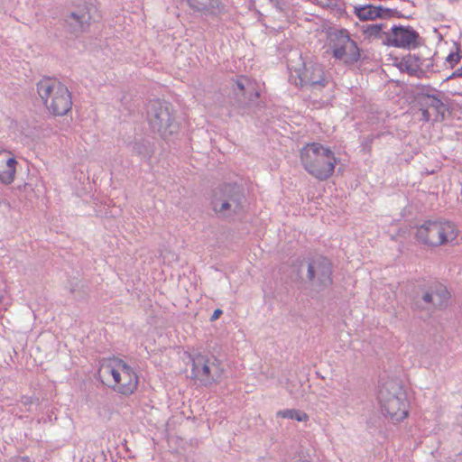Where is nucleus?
Wrapping results in <instances>:
<instances>
[{"label": "nucleus", "mask_w": 462, "mask_h": 462, "mask_svg": "<svg viewBox=\"0 0 462 462\" xmlns=\"http://www.w3.org/2000/svg\"><path fill=\"white\" fill-rule=\"evenodd\" d=\"M308 279L318 290H323L332 284V266L324 256H317L308 263Z\"/></svg>", "instance_id": "obj_10"}, {"label": "nucleus", "mask_w": 462, "mask_h": 462, "mask_svg": "<svg viewBox=\"0 0 462 462\" xmlns=\"http://www.w3.org/2000/svg\"><path fill=\"white\" fill-rule=\"evenodd\" d=\"M37 92L48 111L53 116L66 115L72 106L68 88L52 78H44L37 83Z\"/></svg>", "instance_id": "obj_2"}, {"label": "nucleus", "mask_w": 462, "mask_h": 462, "mask_svg": "<svg viewBox=\"0 0 462 462\" xmlns=\"http://www.w3.org/2000/svg\"><path fill=\"white\" fill-rule=\"evenodd\" d=\"M215 357L209 358L198 354L192 358L191 374L202 385L208 386L217 382L220 377V369Z\"/></svg>", "instance_id": "obj_9"}, {"label": "nucleus", "mask_w": 462, "mask_h": 462, "mask_svg": "<svg viewBox=\"0 0 462 462\" xmlns=\"http://www.w3.org/2000/svg\"><path fill=\"white\" fill-rule=\"evenodd\" d=\"M392 13L393 10L384 8L382 5L374 6L372 5H364L355 6L356 15L363 21L390 17Z\"/></svg>", "instance_id": "obj_16"}, {"label": "nucleus", "mask_w": 462, "mask_h": 462, "mask_svg": "<svg viewBox=\"0 0 462 462\" xmlns=\"http://www.w3.org/2000/svg\"><path fill=\"white\" fill-rule=\"evenodd\" d=\"M90 20V8L88 5H82L71 12L65 19V22L70 32L78 35L88 29Z\"/></svg>", "instance_id": "obj_14"}, {"label": "nucleus", "mask_w": 462, "mask_h": 462, "mask_svg": "<svg viewBox=\"0 0 462 462\" xmlns=\"http://www.w3.org/2000/svg\"><path fill=\"white\" fill-rule=\"evenodd\" d=\"M433 294V307L442 309L448 305L450 298V293L446 286L441 283H434L431 285Z\"/></svg>", "instance_id": "obj_19"}, {"label": "nucleus", "mask_w": 462, "mask_h": 462, "mask_svg": "<svg viewBox=\"0 0 462 462\" xmlns=\"http://www.w3.org/2000/svg\"><path fill=\"white\" fill-rule=\"evenodd\" d=\"M457 236V229L454 223L443 218L424 221L415 233L419 243L433 247L451 243Z\"/></svg>", "instance_id": "obj_3"}, {"label": "nucleus", "mask_w": 462, "mask_h": 462, "mask_svg": "<svg viewBox=\"0 0 462 462\" xmlns=\"http://www.w3.org/2000/svg\"><path fill=\"white\" fill-rule=\"evenodd\" d=\"M237 106L245 107L254 103L259 97L256 82L245 76L237 77L232 84Z\"/></svg>", "instance_id": "obj_11"}, {"label": "nucleus", "mask_w": 462, "mask_h": 462, "mask_svg": "<svg viewBox=\"0 0 462 462\" xmlns=\"http://www.w3.org/2000/svg\"><path fill=\"white\" fill-rule=\"evenodd\" d=\"M104 374L113 377L116 390L124 394H132L137 388L138 376L134 370L122 359H115L103 367Z\"/></svg>", "instance_id": "obj_8"}, {"label": "nucleus", "mask_w": 462, "mask_h": 462, "mask_svg": "<svg viewBox=\"0 0 462 462\" xmlns=\"http://www.w3.org/2000/svg\"><path fill=\"white\" fill-rule=\"evenodd\" d=\"M300 159L304 170L319 180L332 176L337 160L334 152L319 143H310L301 148Z\"/></svg>", "instance_id": "obj_1"}, {"label": "nucleus", "mask_w": 462, "mask_h": 462, "mask_svg": "<svg viewBox=\"0 0 462 462\" xmlns=\"http://www.w3.org/2000/svg\"><path fill=\"white\" fill-rule=\"evenodd\" d=\"M277 417L295 420L297 421H307L309 420V416L305 412L296 409H286L279 411L277 412Z\"/></svg>", "instance_id": "obj_21"}, {"label": "nucleus", "mask_w": 462, "mask_h": 462, "mask_svg": "<svg viewBox=\"0 0 462 462\" xmlns=\"http://www.w3.org/2000/svg\"><path fill=\"white\" fill-rule=\"evenodd\" d=\"M2 301V297L0 296V302Z\"/></svg>", "instance_id": "obj_32"}, {"label": "nucleus", "mask_w": 462, "mask_h": 462, "mask_svg": "<svg viewBox=\"0 0 462 462\" xmlns=\"http://www.w3.org/2000/svg\"><path fill=\"white\" fill-rule=\"evenodd\" d=\"M446 60L451 65V67H454V65L459 62L460 55L457 52H451L447 57Z\"/></svg>", "instance_id": "obj_24"}, {"label": "nucleus", "mask_w": 462, "mask_h": 462, "mask_svg": "<svg viewBox=\"0 0 462 462\" xmlns=\"http://www.w3.org/2000/svg\"><path fill=\"white\" fill-rule=\"evenodd\" d=\"M378 400L383 414L393 422H400L408 416L406 393L396 383L388 382L383 384L379 389Z\"/></svg>", "instance_id": "obj_5"}, {"label": "nucleus", "mask_w": 462, "mask_h": 462, "mask_svg": "<svg viewBox=\"0 0 462 462\" xmlns=\"http://www.w3.org/2000/svg\"><path fill=\"white\" fill-rule=\"evenodd\" d=\"M244 199L243 189L239 185L225 183L213 189L211 207L218 216L229 217L242 211Z\"/></svg>", "instance_id": "obj_4"}, {"label": "nucleus", "mask_w": 462, "mask_h": 462, "mask_svg": "<svg viewBox=\"0 0 462 462\" xmlns=\"http://www.w3.org/2000/svg\"><path fill=\"white\" fill-rule=\"evenodd\" d=\"M222 310L220 309H217L214 310L212 316L210 317L211 321L217 320L222 314Z\"/></svg>", "instance_id": "obj_27"}, {"label": "nucleus", "mask_w": 462, "mask_h": 462, "mask_svg": "<svg viewBox=\"0 0 462 462\" xmlns=\"http://www.w3.org/2000/svg\"><path fill=\"white\" fill-rule=\"evenodd\" d=\"M419 105L434 115V120H439V117L444 116V104L443 102L433 95H421L419 97Z\"/></svg>", "instance_id": "obj_18"}, {"label": "nucleus", "mask_w": 462, "mask_h": 462, "mask_svg": "<svg viewBox=\"0 0 462 462\" xmlns=\"http://www.w3.org/2000/svg\"><path fill=\"white\" fill-rule=\"evenodd\" d=\"M330 48L333 57L346 66L354 65L360 60L357 43L346 29L336 30L330 34Z\"/></svg>", "instance_id": "obj_7"}, {"label": "nucleus", "mask_w": 462, "mask_h": 462, "mask_svg": "<svg viewBox=\"0 0 462 462\" xmlns=\"http://www.w3.org/2000/svg\"><path fill=\"white\" fill-rule=\"evenodd\" d=\"M70 292H74L76 291V286L71 285L69 288Z\"/></svg>", "instance_id": "obj_31"}, {"label": "nucleus", "mask_w": 462, "mask_h": 462, "mask_svg": "<svg viewBox=\"0 0 462 462\" xmlns=\"http://www.w3.org/2000/svg\"><path fill=\"white\" fill-rule=\"evenodd\" d=\"M391 31V33H384L385 38L383 40L387 45L402 49L415 48L417 46L416 42L419 38V33L413 28L393 25Z\"/></svg>", "instance_id": "obj_12"}, {"label": "nucleus", "mask_w": 462, "mask_h": 462, "mask_svg": "<svg viewBox=\"0 0 462 462\" xmlns=\"http://www.w3.org/2000/svg\"><path fill=\"white\" fill-rule=\"evenodd\" d=\"M16 160L6 151H0V181L10 184L14 180Z\"/></svg>", "instance_id": "obj_15"}, {"label": "nucleus", "mask_w": 462, "mask_h": 462, "mask_svg": "<svg viewBox=\"0 0 462 462\" xmlns=\"http://www.w3.org/2000/svg\"><path fill=\"white\" fill-rule=\"evenodd\" d=\"M374 138H375V136L373 134L367 135L366 137L364 138V140L362 142L363 151L370 152L371 146H372V143H373Z\"/></svg>", "instance_id": "obj_23"}, {"label": "nucleus", "mask_w": 462, "mask_h": 462, "mask_svg": "<svg viewBox=\"0 0 462 462\" xmlns=\"http://www.w3.org/2000/svg\"><path fill=\"white\" fill-rule=\"evenodd\" d=\"M189 7L205 14L217 15L224 10L219 0H187Z\"/></svg>", "instance_id": "obj_17"}, {"label": "nucleus", "mask_w": 462, "mask_h": 462, "mask_svg": "<svg viewBox=\"0 0 462 462\" xmlns=\"http://www.w3.org/2000/svg\"><path fill=\"white\" fill-rule=\"evenodd\" d=\"M335 401L336 402H342L345 406H348V403L346 402V393L338 396V398H336Z\"/></svg>", "instance_id": "obj_28"}, {"label": "nucleus", "mask_w": 462, "mask_h": 462, "mask_svg": "<svg viewBox=\"0 0 462 462\" xmlns=\"http://www.w3.org/2000/svg\"><path fill=\"white\" fill-rule=\"evenodd\" d=\"M12 462H31L28 457H19L17 459L13 460Z\"/></svg>", "instance_id": "obj_30"}, {"label": "nucleus", "mask_w": 462, "mask_h": 462, "mask_svg": "<svg viewBox=\"0 0 462 462\" xmlns=\"http://www.w3.org/2000/svg\"><path fill=\"white\" fill-rule=\"evenodd\" d=\"M383 31V23L369 24L364 30L368 37L381 38Z\"/></svg>", "instance_id": "obj_22"}, {"label": "nucleus", "mask_w": 462, "mask_h": 462, "mask_svg": "<svg viewBox=\"0 0 462 462\" xmlns=\"http://www.w3.org/2000/svg\"><path fill=\"white\" fill-rule=\"evenodd\" d=\"M422 300L426 304H431L433 306V294H432V291H431V286L426 292L423 293Z\"/></svg>", "instance_id": "obj_26"}, {"label": "nucleus", "mask_w": 462, "mask_h": 462, "mask_svg": "<svg viewBox=\"0 0 462 462\" xmlns=\"http://www.w3.org/2000/svg\"><path fill=\"white\" fill-rule=\"evenodd\" d=\"M453 77L462 78V66L453 72V74L450 76V78H453Z\"/></svg>", "instance_id": "obj_29"}, {"label": "nucleus", "mask_w": 462, "mask_h": 462, "mask_svg": "<svg viewBox=\"0 0 462 462\" xmlns=\"http://www.w3.org/2000/svg\"><path fill=\"white\" fill-rule=\"evenodd\" d=\"M131 149L133 152L143 159H149L153 152L150 142L144 139H141L131 143Z\"/></svg>", "instance_id": "obj_20"}, {"label": "nucleus", "mask_w": 462, "mask_h": 462, "mask_svg": "<svg viewBox=\"0 0 462 462\" xmlns=\"http://www.w3.org/2000/svg\"><path fill=\"white\" fill-rule=\"evenodd\" d=\"M299 84L300 86H310L312 88H324L328 84L324 70L320 64L304 63L302 70H299ZM298 85V82H295Z\"/></svg>", "instance_id": "obj_13"}, {"label": "nucleus", "mask_w": 462, "mask_h": 462, "mask_svg": "<svg viewBox=\"0 0 462 462\" xmlns=\"http://www.w3.org/2000/svg\"><path fill=\"white\" fill-rule=\"evenodd\" d=\"M420 111H421V119L425 122H429L430 120L433 119L434 120V115L433 113H431V111H429V109H426L422 106H420Z\"/></svg>", "instance_id": "obj_25"}, {"label": "nucleus", "mask_w": 462, "mask_h": 462, "mask_svg": "<svg viewBox=\"0 0 462 462\" xmlns=\"http://www.w3.org/2000/svg\"><path fill=\"white\" fill-rule=\"evenodd\" d=\"M147 119L152 131L166 138L177 131L178 125L171 114V106L159 99L151 100L147 108Z\"/></svg>", "instance_id": "obj_6"}]
</instances>
